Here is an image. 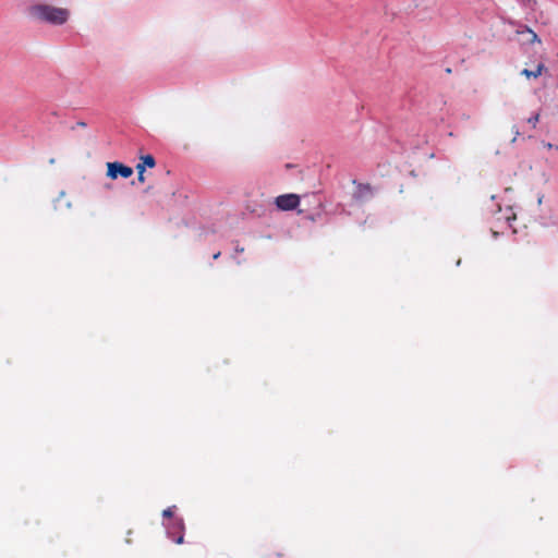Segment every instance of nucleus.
<instances>
[{"label": "nucleus", "mask_w": 558, "mask_h": 558, "mask_svg": "<svg viewBox=\"0 0 558 558\" xmlns=\"http://www.w3.org/2000/svg\"><path fill=\"white\" fill-rule=\"evenodd\" d=\"M300 204V197L296 194H284L276 198V205L281 210L295 209Z\"/></svg>", "instance_id": "nucleus-3"}, {"label": "nucleus", "mask_w": 558, "mask_h": 558, "mask_svg": "<svg viewBox=\"0 0 558 558\" xmlns=\"http://www.w3.org/2000/svg\"><path fill=\"white\" fill-rule=\"evenodd\" d=\"M174 508L175 507L173 506V507H169V508L165 509L162 512L163 517L171 518L173 515Z\"/></svg>", "instance_id": "nucleus-10"}, {"label": "nucleus", "mask_w": 558, "mask_h": 558, "mask_svg": "<svg viewBox=\"0 0 558 558\" xmlns=\"http://www.w3.org/2000/svg\"><path fill=\"white\" fill-rule=\"evenodd\" d=\"M550 154L553 160L558 161V145H554L551 142H547L544 146Z\"/></svg>", "instance_id": "nucleus-7"}, {"label": "nucleus", "mask_w": 558, "mask_h": 558, "mask_svg": "<svg viewBox=\"0 0 558 558\" xmlns=\"http://www.w3.org/2000/svg\"><path fill=\"white\" fill-rule=\"evenodd\" d=\"M107 175L111 179H117L118 177L130 178L133 174V169L131 167L124 166L120 162H108L107 165Z\"/></svg>", "instance_id": "nucleus-2"}, {"label": "nucleus", "mask_w": 558, "mask_h": 558, "mask_svg": "<svg viewBox=\"0 0 558 558\" xmlns=\"http://www.w3.org/2000/svg\"><path fill=\"white\" fill-rule=\"evenodd\" d=\"M546 68L543 63H539L534 71L529 69H523L521 74L524 75L527 78H537L539 75H542L543 71H545Z\"/></svg>", "instance_id": "nucleus-5"}, {"label": "nucleus", "mask_w": 558, "mask_h": 558, "mask_svg": "<svg viewBox=\"0 0 558 558\" xmlns=\"http://www.w3.org/2000/svg\"><path fill=\"white\" fill-rule=\"evenodd\" d=\"M177 544H183L184 542V537L183 535H180L175 541H174Z\"/></svg>", "instance_id": "nucleus-13"}, {"label": "nucleus", "mask_w": 558, "mask_h": 558, "mask_svg": "<svg viewBox=\"0 0 558 558\" xmlns=\"http://www.w3.org/2000/svg\"><path fill=\"white\" fill-rule=\"evenodd\" d=\"M75 129H86V123H85V122H77V123L72 128V130H75Z\"/></svg>", "instance_id": "nucleus-12"}, {"label": "nucleus", "mask_w": 558, "mask_h": 558, "mask_svg": "<svg viewBox=\"0 0 558 558\" xmlns=\"http://www.w3.org/2000/svg\"><path fill=\"white\" fill-rule=\"evenodd\" d=\"M136 170H137V179L140 182H144L145 181V177H144V171L142 166H136Z\"/></svg>", "instance_id": "nucleus-9"}, {"label": "nucleus", "mask_w": 558, "mask_h": 558, "mask_svg": "<svg viewBox=\"0 0 558 558\" xmlns=\"http://www.w3.org/2000/svg\"><path fill=\"white\" fill-rule=\"evenodd\" d=\"M136 166H142L143 170H145L146 167L154 168L156 161L153 155H144L141 156V161Z\"/></svg>", "instance_id": "nucleus-6"}, {"label": "nucleus", "mask_w": 558, "mask_h": 558, "mask_svg": "<svg viewBox=\"0 0 558 558\" xmlns=\"http://www.w3.org/2000/svg\"><path fill=\"white\" fill-rule=\"evenodd\" d=\"M518 1L521 3V5L526 11L524 20L525 21H533V20H535L534 13L536 11L537 1L536 0H518Z\"/></svg>", "instance_id": "nucleus-4"}, {"label": "nucleus", "mask_w": 558, "mask_h": 558, "mask_svg": "<svg viewBox=\"0 0 558 558\" xmlns=\"http://www.w3.org/2000/svg\"><path fill=\"white\" fill-rule=\"evenodd\" d=\"M538 118H539V116H538V113H536L535 116H533V117H531V118L529 119V122H530V123H532V124H533V126H535V124H536V123H537V121H538Z\"/></svg>", "instance_id": "nucleus-11"}, {"label": "nucleus", "mask_w": 558, "mask_h": 558, "mask_svg": "<svg viewBox=\"0 0 558 558\" xmlns=\"http://www.w3.org/2000/svg\"><path fill=\"white\" fill-rule=\"evenodd\" d=\"M28 16L36 22L54 26L65 24L70 19V11L65 8L47 3H34L27 8Z\"/></svg>", "instance_id": "nucleus-1"}, {"label": "nucleus", "mask_w": 558, "mask_h": 558, "mask_svg": "<svg viewBox=\"0 0 558 558\" xmlns=\"http://www.w3.org/2000/svg\"><path fill=\"white\" fill-rule=\"evenodd\" d=\"M523 32H526L530 35V38H529L530 44L541 43V39L538 38L537 34L530 27L524 26V29L522 31V33ZM517 33L521 34V31H518Z\"/></svg>", "instance_id": "nucleus-8"}]
</instances>
